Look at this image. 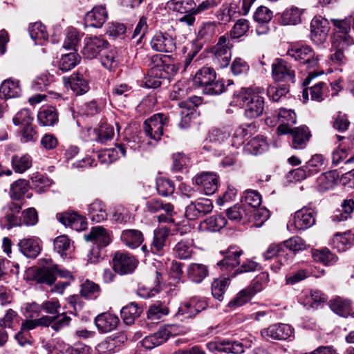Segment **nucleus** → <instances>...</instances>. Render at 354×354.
<instances>
[{"mask_svg": "<svg viewBox=\"0 0 354 354\" xmlns=\"http://www.w3.org/2000/svg\"><path fill=\"white\" fill-rule=\"evenodd\" d=\"M264 89L261 87L241 88L233 95V102L245 107L244 114L248 118L260 116L265 107Z\"/></svg>", "mask_w": 354, "mask_h": 354, "instance_id": "nucleus-1", "label": "nucleus"}, {"mask_svg": "<svg viewBox=\"0 0 354 354\" xmlns=\"http://www.w3.org/2000/svg\"><path fill=\"white\" fill-rule=\"evenodd\" d=\"M194 85L202 89L207 95H218L224 91L225 85L222 80H216L214 70L211 67L199 69L193 78Z\"/></svg>", "mask_w": 354, "mask_h": 354, "instance_id": "nucleus-2", "label": "nucleus"}, {"mask_svg": "<svg viewBox=\"0 0 354 354\" xmlns=\"http://www.w3.org/2000/svg\"><path fill=\"white\" fill-rule=\"evenodd\" d=\"M287 55L295 59L300 64L306 66L307 69H314L313 71H309L308 76L304 81V86L308 85L311 80L319 74L315 71V68L318 65L319 59L310 46H294L288 50Z\"/></svg>", "mask_w": 354, "mask_h": 354, "instance_id": "nucleus-3", "label": "nucleus"}, {"mask_svg": "<svg viewBox=\"0 0 354 354\" xmlns=\"http://www.w3.org/2000/svg\"><path fill=\"white\" fill-rule=\"evenodd\" d=\"M57 276L63 278L71 277L68 271L60 269L57 265L49 259L46 261V264L36 270L34 279L37 283L51 286L55 281Z\"/></svg>", "mask_w": 354, "mask_h": 354, "instance_id": "nucleus-4", "label": "nucleus"}, {"mask_svg": "<svg viewBox=\"0 0 354 354\" xmlns=\"http://www.w3.org/2000/svg\"><path fill=\"white\" fill-rule=\"evenodd\" d=\"M351 17L344 19H330V21L335 28V33L333 40V47L346 48L352 44L353 39L348 35L351 26Z\"/></svg>", "mask_w": 354, "mask_h": 354, "instance_id": "nucleus-5", "label": "nucleus"}, {"mask_svg": "<svg viewBox=\"0 0 354 354\" xmlns=\"http://www.w3.org/2000/svg\"><path fill=\"white\" fill-rule=\"evenodd\" d=\"M169 118L162 113H156L145 121L143 130L150 139L158 141L163 135V128L167 126Z\"/></svg>", "mask_w": 354, "mask_h": 354, "instance_id": "nucleus-6", "label": "nucleus"}, {"mask_svg": "<svg viewBox=\"0 0 354 354\" xmlns=\"http://www.w3.org/2000/svg\"><path fill=\"white\" fill-rule=\"evenodd\" d=\"M232 46L230 39L227 36L223 35L219 37L217 44L214 47L212 50L214 62L220 68H225L229 65L232 57Z\"/></svg>", "mask_w": 354, "mask_h": 354, "instance_id": "nucleus-7", "label": "nucleus"}, {"mask_svg": "<svg viewBox=\"0 0 354 354\" xmlns=\"http://www.w3.org/2000/svg\"><path fill=\"white\" fill-rule=\"evenodd\" d=\"M137 266L136 259L127 252H117L113 258V270L121 275L131 274Z\"/></svg>", "mask_w": 354, "mask_h": 354, "instance_id": "nucleus-8", "label": "nucleus"}, {"mask_svg": "<svg viewBox=\"0 0 354 354\" xmlns=\"http://www.w3.org/2000/svg\"><path fill=\"white\" fill-rule=\"evenodd\" d=\"M213 209V203L210 199L199 198L192 202L185 209V216L190 221H194L204 217L210 213Z\"/></svg>", "mask_w": 354, "mask_h": 354, "instance_id": "nucleus-9", "label": "nucleus"}, {"mask_svg": "<svg viewBox=\"0 0 354 354\" xmlns=\"http://www.w3.org/2000/svg\"><path fill=\"white\" fill-rule=\"evenodd\" d=\"M272 75L276 82H294L295 71L289 63L283 59H274L272 64Z\"/></svg>", "mask_w": 354, "mask_h": 354, "instance_id": "nucleus-10", "label": "nucleus"}, {"mask_svg": "<svg viewBox=\"0 0 354 354\" xmlns=\"http://www.w3.org/2000/svg\"><path fill=\"white\" fill-rule=\"evenodd\" d=\"M293 334V329L288 324H274L261 330V335L267 341L286 340Z\"/></svg>", "mask_w": 354, "mask_h": 354, "instance_id": "nucleus-11", "label": "nucleus"}, {"mask_svg": "<svg viewBox=\"0 0 354 354\" xmlns=\"http://www.w3.org/2000/svg\"><path fill=\"white\" fill-rule=\"evenodd\" d=\"M108 45L109 43L101 37H88L85 39L82 53L85 58L91 59L102 53Z\"/></svg>", "mask_w": 354, "mask_h": 354, "instance_id": "nucleus-12", "label": "nucleus"}, {"mask_svg": "<svg viewBox=\"0 0 354 354\" xmlns=\"http://www.w3.org/2000/svg\"><path fill=\"white\" fill-rule=\"evenodd\" d=\"M326 24V20L320 16L315 17L311 21L310 38L317 45L324 44L327 39L329 28Z\"/></svg>", "mask_w": 354, "mask_h": 354, "instance_id": "nucleus-13", "label": "nucleus"}, {"mask_svg": "<svg viewBox=\"0 0 354 354\" xmlns=\"http://www.w3.org/2000/svg\"><path fill=\"white\" fill-rule=\"evenodd\" d=\"M151 46L158 52L171 53L175 50L176 42L174 39L166 32H156L152 37Z\"/></svg>", "mask_w": 354, "mask_h": 354, "instance_id": "nucleus-14", "label": "nucleus"}, {"mask_svg": "<svg viewBox=\"0 0 354 354\" xmlns=\"http://www.w3.org/2000/svg\"><path fill=\"white\" fill-rule=\"evenodd\" d=\"M230 132L225 129H214L209 133V140L212 145L205 146L204 148L210 150L221 147V151H224L230 145Z\"/></svg>", "mask_w": 354, "mask_h": 354, "instance_id": "nucleus-15", "label": "nucleus"}, {"mask_svg": "<svg viewBox=\"0 0 354 354\" xmlns=\"http://www.w3.org/2000/svg\"><path fill=\"white\" fill-rule=\"evenodd\" d=\"M57 220L65 226H68L76 231L86 228V218L76 212H64L57 214Z\"/></svg>", "mask_w": 354, "mask_h": 354, "instance_id": "nucleus-16", "label": "nucleus"}, {"mask_svg": "<svg viewBox=\"0 0 354 354\" xmlns=\"http://www.w3.org/2000/svg\"><path fill=\"white\" fill-rule=\"evenodd\" d=\"M194 183L202 187L206 195L213 194L218 188V176L212 172H203L196 176L194 179Z\"/></svg>", "mask_w": 354, "mask_h": 354, "instance_id": "nucleus-17", "label": "nucleus"}, {"mask_svg": "<svg viewBox=\"0 0 354 354\" xmlns=\"http://www.w3.org/2000/svg\"><path fill=\"white\" fill-rule=\"evenodd\" d=\"M315 223V212L312 208L304 207L295 213L294 225L295 228L304 230Z\"/></svg>", "mask_w": 354, "mask_h": 354, "instance_id": "nucleus-18", "label": "nucleus"}, {"mask_svg": "<svg viewBox=\"0 0 354 354\" xmlns=\"http://www.w3.org/2000/svg\"><path fill=\"white\" fill-rule=\"evenodd\" d=\"M207 347L212 352L240 354L244 351L243 344L236 341L210 342L207 344Z\"/></svg>", "mask_w": 354, "mask_h": 354, "instance_id": "nucleus-19", "label": "nucleus"}, {"mask_svg": "<svg viewBox=\"0 0 354 354\" xmlns=\"http://www.w3.org/2000/svg\"><path fill=\"white\" fill-rule=\"evenodd\" d=\"M108 19V12L104 6H95L88 12L85 17V21L88 26L100 28Z\"/></svg>", "mask_w": 354, "mask_h": 354, "instance_id": "nucleus-20", "label": "nucleus"}, {"mask_svg": "<svg viewBox=\"0 0 354 354\" xmlns=\"http://www.w3.org/2000/svg\"><path fill=\"white\" fill-rule=\"evenodd\" d=\"M242 254V250L234 246H231L225 252L223 259L220 261L217 266L222 270L228 272L240 263L239 257Z\"/></svg>", "mask_w": 354, "mask_h": 354, "instance_id": "nucleus-21", "label": "nucleus"}, {"mask_svg": "<svg viewBox=\"0 0 354 354\" xmlns=\"http://www.w3.org/2000/svg\"><path fill=\"white\" fill-rule=\"evenodd\" d=\"M84 239L93 242L98 248L106 247L111 242L109 233L102 226L92 227L91 232L84 235Z\"/></svg>", "mask_w": 354, "mask_h": 354, "instance_id": "nucleus-22", "label": "nucleus"}, {"mask_svg": "<svg viewBox=\"0 0 354 354\" xmlns=\"http://www.w3.org/2000/svg\"><path fill=\"white\" fill-rule=\"evenodd\" d=\"M119 323V318L111 313H103L95 319V324L97 329L102 333H108L116 328Z\"/></svg>", "mask_w": 354, "mask_h": 354, "instance_id": "nucleus-23", "label": "nucleus"}, {"mask_svg": "<svg viewBox=\"0 0 354 354\" xmlns=\"http://www.w3.org/2000/svg\"><path fill=\"white\" fill-rule=\"evenodd\" d=\"M63 80L65 86H70L76 95L84 94L89 90L88 83L82 74H74L68 78L64 77Z\"/></svg>", "mask_w": 354, "mask_h": 354, "instance_id": "nucleus-24", "label": "nucleus"}, {"mask_svg": "<svg viewBox=\"0 0 354 354\" xmlns=\"http://www.w3.org/2000/svg\"><path fill=\"white\" fill-rule=\"evenodd\" d=\"M171 331L167 328H161L153 334L145 337L142 341V346L147 349H152L165 342L169 336Z\"/></svg>", "mask_w": 354, "mask_h": 354, "instance_id": "nucleus-25", "label": "nucleus"}, {"mask_svg": "<svg viewBox=\"0 0 354 354\" xmlns=\"http://www.w3.org/2000/svg\"><path fill=\"white\" fill-rule=\"evenodd\" d=\"M169 230L167 227H160L153 232V241L150 245V251L155 254H162Z\"/></svg>", "mask_w": 354, "mask_h": 354, "instance_id": "nucleus-26", "label": "nucleus"}, {"mask_svg": "<svg viewBox=\"0 0 354 354\" xmlns=\"http://www.w3.org/2000/svg\"><path fill=\"white\" fill-rule=\"evenodd\" d=\"M237 5L233 3L223 4L217 10L215 16L219 24H227L239 15Z\"/></svg>", "mask_w": 354, "mask_h": 354, "instance_id": "nucleus-27", "label": "nucleus"}, {"mask_svg": "<svg viewBox=\"0 0 354 354\" xmlns=\"http://www.w3.org/2000/svg\"><path fill=\"white\" fill-rule=\"evenodd\" d=\"M288 133L292 136V147L295 149L305 148L310 137L308 129L305 126L292 128Z\"/></svg>", "mask_w": 354, "mask_h": 354, "instance_id": "nucleus-28", "label": "nucleus"}, {"mask_svg": "<svg viewBox=\"0 0 354 354\" xmlns=\"http://www.w3.org/2000/svg\"><path fill=\"white\" fill-rule=\"evenodd\" d=\"M279 126L277 128L279 134L288 133L292 128L290 125L294 124L296 122V114L290 110L286 109H281L278 113Z\"/></svg>", "mask_w": 354, "mask_h": 354, "instance_id": "nucleus-29", "label": "nucleus"}, {"mask_svg": "<svg viewBox=\"0 0 354 354\" xmlns=\"http://www.w3.org/2000/svg\"><path fill=\"white\" fill-rule=\"evenodd\" d=\"M327 90L328 86L326 83L322 82H318L309 88H306L304 89V100H308V95H310L312 100L322 102L327 96Z\"/></svg>", "mask_w": 354, "mask_h": 354, "instance_id": "nucleus-30", "label": "nucleus"}, {"mask_svg": "<svg viewBox=\"0 0 354 354\" xmlns=\"http://www.w3.org/2000/svg\"><path fill=\"white\" fill-rule=\"evenodd\" d=\"M121 240L128 248L135 249L141 245L144 241V237L140 230L130 229L122 231Z\"/></svg>", "mask_w": 354, "mask_h": 354, "instance_id": "nucleus-31", "label": "nucleus"}, {"mask_svg": "<svg viewBox=\"0 0 354 354\" xmlns=\"http://www.w3.org/2000/svg\"><path fill=\"white\" fill-rule=\"evenodd\" d=\"M187 273L192 281L200 283L208 276L209 269L205 264L192 263L188 266Z\"/></svg>", "mask_w": 354, "mask_h": 354, "instance_id": "nucleus-32", "label": "nucleus"}, {"mask_svg": "<svg viewBox=\"0 0 354 354\" xmlns=\"http://www.w3.org/2000/svg\"><path fill=\"white\" fill-rule=\"evenodd\" d=\"M151 62L154 64L158 69H160V73L162 75V77L165 80H168L173 77L178 71L179 68L174 64H166L165 61L162 59L160 55H155L151 57Z\"/></svg>", "mask_w": 354, "mask_h": 354, "instance_id": "nucleus-33", "label": "nucleus"}, {"mask_svg": "<svg viewBox=\"0 0 354 354\" xmlns=\"http://www.w3.org/2000/svg\"><path fill=\"white\" fill-rule=\"evenodd\" d=\"M18 246L21 253L28 258H35L40 252L38 241L32 238L21 240Z\"/></svg>", "mask_w": 354, "mask_h": 354, "instance_id": "nucleus-34", "label": "nucleus"}, {"mask_svg": "<svg viewBox=\"0 0 354 354\" xmlns=\"http://www.w3.org/2000/svg\"><path fill=\"white\" fill-rule=\"evenodd\" d=\"M288 252H286L284 245L281 243H272L269 245L265 252L263 253V257L265 260H269L273 257H278L281 265H283L288 261Z\"/></svg>", "mask_w": 354, "mask_h": 354, "instance_id": "nucleus-35", "label": "nucleus"}, {"mask_svg": "<svg viewBox=\"0 0 354 354\" xmlns=\"http://www.w3.org/2000/svg\"><path fill=\"white\" fill-rule=\"evenodd\" d=\"M169 309L165 302L156 301L151 304L147 312V319L151 322H157L169 314Z\"/></svg>", "mask_w": 354, "mask_h": 354, "instance_id": "nucleus-36", "label": "nucleus"}, {"mask_svg": "<svg viewBox=\"0 0 354 354\" xmlns=\"http://www.w3.org/2000/svg\"><path fill=\"white\" fill-rule=\"evenodd\" d=\"M21 88L18 81L10 79L3 82L0 87V96L5 99L13 98L19 96Z\"/></svg>", "mask_w": 354, "mask_h": 354, "instance_id": "nucleus-37", "label": "nucleus"}, {"mask_svg": "<svg viewBox=\"0 0 354 354\" xmlns=\"http://www.w3.org/2000/svg\"><path fill=\"white\" fill-rule=\"evenodd\" d=\"M120 61L119 52L115 48L106 49L102 52L101 63L104 67L109 70L115 68Z\"/></svg>", "mask_w": 354, "mask_h": 354, "instance_id": "nucleus-38", "label": "nucleus"}, {"mask_svg": "<svg viewBox=\"0 0 354 354\" xmlns=\"http://www.w3.org/2000/svg\"><path fill=\"white\" fill-rule=\"evenodd\" d=\"M30 37L36 44L43 45L47 41L48 35L45 26L41 22H36L30 24L28 28Z\"/></svg>", "mask_w": 354, "mask_h": 354, "instance_id": "nucleus-39", "label": "nucleus"}, {"mask_svg": "<svg viewBox=\"0 0 354 354\" xmlns=\"http://www.w3.org/2000/svg\"><path fill=\"white\" fill-rule=\"evenodd\" d=\"M88 215L95 223L105 221L107 218V213L104 204L101 201H95L88 207Z\"/></svg>", "mask_w": 354, "mask_h": 354, "instance_id": "nucleus-40", "label": "nucleus"}, {"mask_svg": "<svg viewBox=\"0 0 354 354\" xmlns=\"http://www.w3.org/2000/svg\"><path fill=\"white\" fill-rule=\"evenodd\" d=\"M217 24L215 21L203 23L198 30L197 40L202 45L204 42L209 41L216 35Z\"/></svg>", "mask_w": 354, "mask_h": 354, "instance_id": "nucleus-41", "label": "nucleus"}, {"mask_svg": "<svg viewBox=\"0 0 354 354\" xmlns=\"http://www.w3.org/2000/svg\"><path fill=\"white\" fill-rule=\"evenodd\" d=\"M351 232H346L344 234H337L334 236L330 242V246L336 249L338 252H344L352 246L353 237H348Z\"/></svg>", "mask_w": 354, "mask_h": 354, "instance_id": "nucleus-42", "label": "nucleus"}, {"mask_svg": "<svg viewBox=\"0 0 354 354\" xmlns=\"http://www.w3.org/2000/svg\"><path fill=\"white\" fill-rule=\"evenodd\" d=\"M141 313V308L138 307L136 303L131 302L122 308L121 317L127 325H131L135 319L140 317Z\"/></svg>", "mask_w": 354, "mask_h": 354, "instance_id": "nucleus-43", "label": "nucleus"}, {"mask_svg": "<svg viewBox=\"0 0 354 354\" xmlns=\"http://www.w3.org/2000/svg\"><path fill=\"white\" fill-rule=\"evenodd\" d=\"M301 10L295 7L286 9L281 14L279 23L283 26L295 25L301 21Z\"/></svg>", "mask_w": 354, "mask_h": 354, "instance_id": "nucleus-44", "label": "nucleus"}, {"mask_svg": "<svg viewBox=\"0 0 354 354\" xmlns=\"http://www.w3.org/2000/svg\"><path fill=\"white\" fill-rule=\"evenodd\" d=\"M330 307L334 313L342 317H347L351 311V302L341 297L330 300Z\"/></svg>", "mask_w": 354, "mask_h": 354, "instance_id": "nucleus-45", "label": "nucleus"}, {"mask_svg": "<svg viewBox=\"0 0 354 354\" xmlns=\"http://www.w3.org/2000/svg\"><path fill=\"white\" fill-rule=\"evenodd\" d=\"M11 162L15 171L21 174L32 166V158L28 154L14 155Z\"/></svg>", "mask_w": 354, "mask_h": 354, "instance_id": "nucleus-46", "label": "nucleus"}, {"mask_svg": "<svg viewBox=\"0 0 354 354\" xmlns=\"http://www.w3.org/2000/svg\"><path fill=\"white\" fill-rule=\"evenodd\" d=\"M161 80L165 79L162 77V75L160 73V69L151 62V68L144 80L145 86L148 88H156L161 85Z\"/></svg>", "mask_w": 354, "mask_h": 354, "instance_id": "nucleus-47", "label": "nucleus"}, {"mask_svg": "<svg viewBox=\"0 0 354 354\" xmlns=\"http://www.w3.org/2000/svg\"><path fill=\"white\" fill-rule=\"evenodd\" d=\"M337 182L335 174L326 172L319 176L317 180V188L320 192H326L333 189Z\"/></svg>", "mask_w": 354, "mask_h": 354, "instance_id": "nucleus-48", "label": "nucleus"}, {"mask_svg": "<svg viewBox=\"0 0 354 354\" xmlns=\"http://www.w3.org/2000/svg\"><path fill=\"white\" fill-rule=\"evenodd\" d=\"M354 201L353 199L344 200L342 205V209L336 211L332 216L334 221H344L351 218V214L354 209Z\"/></svg>", "mask_w": 354, "mask_h": 354, "instance_id": "nucleus-49", "label": "nucleus"}, {"mask_svg": "<svg viewBox=\"0 0 354 354\" xmlns=\"http://www.w3.org/2000/svg\"><path fill=\"white\" fill-rule=\"evenodd\" d=\"M37 119L39 122L43 126H52L55 124L58 120L55 109L53 106L44 109L39 111Z\"/></svg>", "mask_w": 354, "mask_h": 354, "instance_id": "nucleus-50", "label": "nucleus"}, {"mask_svg": "<svg viewBox=\"0 0 354 354\" xmlns=\"http://www.w3.org/2000/svg\"><path fill=\"white\" fill-rule=\"evenodd\" d=\"M230 284V279L220 277L215 279L212 283V294L213 297L219 301L223 299V295Z\"/></svg>", "mask_w": 354, "mask_h": 354, "instance_id": "nucleus-51", "label": "nucleus"}, {"mask_svg": "<svg viewBox=\"0 0 354 354\" xmlns=\"http://www.w3.org/2000/svg\"><path fill=\"white\" fill-rule=\"evenodd\" d=\"M174 254L180 259H188L192 257L193 249L189 241H178L173 249Z\"/></svg>", "mask_w": 354, "mask_h": 354, "instance_id": "nucleus-52", "label": "nucleus"}, {"mask_svg": "<svg viewBox=\"0 0 354 354\" xmlns=\"http://www.w3.org/2000/svg\"><path fill=\"white\" fill-rule=\"evenodd\" d=\"M227 218L233 221L239 222L243 218H250L249 212L246 207L242 205L236 204L226 210Z\"/></svg>", "mask_w": 354, "mask_h": 354, "instance_id": "nucleus-53", "label": "nucleus"}, {"mask_svg": "<svg viewBox=\"0 0 354 354\" xmlns=\"http://www.w3.org/2000/svg\"><path fill=\"white\" fill-rule=\"evenodd\" d=\"M194 0H170L167 3L168 8L180 13H189L194 10Z\"/></svg>", "mask_w": 354, "mask_h": 354, "instance_id": "nucleus-54", "label": "nucleus"}, {"mask_svg": "<svg viewBox=\"0 0 354 354\" xmlns=\"http://www.w3.org/2000/svg\"><path fill=\"white\" fill-rule=\"evenodd\" d=\"M80 60V57L75 52L62 56L59 62V68L62 71H68L73 68Z\"/></svg>", "mask_w": 354, "mask_h": 354, "instance_id": "nucleus-55", "label": "nucleus"}, {"mask_svg": "<svg viewBox=\"0 0 354 354\" xmlns=\"http://www.w3.org/2000/svg\"><path fill=\"white\" fill-rule=\"evenodd\" d=\"M81 296L87 299H95L100 295V287L91 281L86 280L81 285Z\"/></svg>", "mask_w": 354, "mask_h": 354, "instance_id": "nucleus-56", "label": "nucleus"}, {"mask_svg": "<svg viewBox=\"0 0 354 354\" xmlns=\"http://www.w3.org/2000/svg\"><path fill=\"white\" fill-rule=\"evenodd\" d=\"M254 128V126L252 124H243L237 128L232 136V145L236 147L241 145L244 142L245 137Z\"/></svg>", "mask_w": 354, "mask_h": 354, "instance_id": "nucleus-57", "label": "nucleus"}, {"mask_svg": "<svg viewBox=\"0 0 354 354\" xmlns=\"http://www.w3.org/2000/svg\"><path fill=\"white\" fill-rule=\"evenodd\" d=\"M315 261L322 263L324 265H331L336 262L337 257L332 254L328 249L315 250L313 252Z\"/></svg>", "mask_w": 354, "mask_h": 354, "instance_id": "nucleus-58", "label": "nucleus"}, {"mask_svg": "<svg viewBox=\"0 0 354 354\" xmlns=\"http://www.w3.org/2000/svg\"><path fill=\"white\" fill-rule=\"evenodd\" d=\"M206 229L210 232H218L227 224L226 218L222 215H215L204 221Z\"/></svg>", "mask_w": 354, "mask_h": 354, "instance_id": "nucleus-59", "label": "nucleus"}, {"mask_svg": "<svg viewBox=\"0 0 354 354\" xmlns=\"http://www.w3.org/2000/svg\"><path fill=\"white\" fill-rule=\"evenodd\" d=\"M268 149V144L262 136L253 138L247 145V150L254 154L261 153Z\"/></svg>", "mask_w": 354, "mask_h": 354, "instance_id": "nucleus-60", "label": "nucleus"}, {"mask_svg": "<svg viewBox=\"0 0 354 354\" xmlns=\"http://www.w3.org/2000/svg\"><path fill=\"white\" fill-rule=\"evenodd\" d=\"M250 28L249 21L245 19H238L230 31L232 39L239 38L247 33Z\"/></svg>", "mask_w": 354, "mask_h": 354, "instance_id": "nucleus-61", "label": "nucleus"}, {"mask_svg": "<svg viewBox=\"0 0 354 354\" xmlns=\"http://www.w3.org/2000/svg\"><path fill=\"white\" fill-rule=\"evenodd\" d=\"M286 252L288 250L290 252H296L302 251L307 248L308 245L305 241L299 236H294L283 243Z\"/></svg>", "mask_w": 354, "mask_h": 354, "instance_id": "nucleus-62", "label": "nucleus"}, {"mask_svg": "<svg viewBox=\"0 0 354 354\" xmlns=\"http://www.w3.org/2000/svg\"><path fill=\"white\" fill-rule=\"evenodd\" d=\"M158 193L163 196H167L174 193L175 186L173 181L165 178H159L156 181Z\"/></svg>", "mask_w": 354, "mask_h": 354, "instance_id": "nucleus-63", "label": "nucleus"}, {"mask_svg": "<svg viewBox=\"0 0 354 354\" xmlns=\"http://www.w3.org/2000/svg\"><path fill=\"white\" fill-rule=\"evenodd\" d=\"M95 131L97 136L96 140L101 143L111 140L114 136L113 127L108 124H102Z\"/></svg>", "mask_w": 354, "mask_h": 354, "instance_id": "nucleus-64", "label": "nucleus"}]
</instances>
